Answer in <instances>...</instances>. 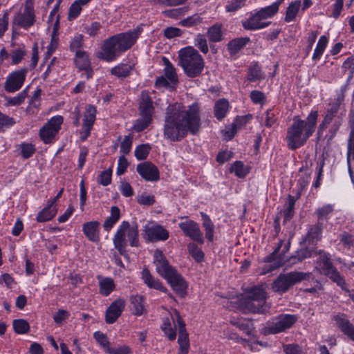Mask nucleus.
I'll return each instance as SVG.
<instances>
[{
    "label": "nucleus",
    "mask_w": 354,
    "mask_h": 354,
    "mask_svg": "<svg viewBox=\"0 0 354 354\" xmlns=\"http://www.w3.org/2000/svg\"><path fill=\"white\" fill-rule=\"evenodd\" d=\"M286 354H304L301 348L298 344H290L283 345Z\"/></svg>",
    "instance_id": "64"
},
{
    "label": "nucleus",
    "mask_w": 354,
    "mask_h": 354,
    "mask_svg": "<svg viewBox=\"0 0 354 354\" xmlns=\"http://www.w3.org/2000/svg\"><path fill=\"white\" fill-rule=\"evenodd\" d=\"M315 254H316L315 248L308 244H304V241H301L300 248L296 252V255L294 258L301 261L306 258L311 257Z\"/></svg>",
    "instance_id": "32"
},
{
    "label": "nucleus",
    "mask_w": 354,
    "mask_h": 354,
    "mask_svg": "<svg viewBox=\"0 0 354 354\" xmlns=\"http://www.w3.org/2000/svg\"><path fill=\"white\" fill-rule=\"evenodd\" d=\"M319 261L316 268L318 271L329 278H332V264L330 259V254H326L323 251L319 252Z\"/></svg>",
    "instance_id": "25"
},
{
    "label": "nucleus",
    "mask_w": 354,
    "mask_h": 354,
    "mask_svg": "<svg viewBox=\"0 0 354 354\" xmlns=\"http://www.w3.org/2000/svg\"><path fill=\"white\" fill-rule=\"evenodd\" d=\"M124 300L120 298L115 300L106 310V322L109 324L114 323L121 315L124 309Z\"/></svg>",
    "instance_id": "19"
},
{
    "label": "nucleus",
    "mask_w": 354,
    "mask_h": 354,
    "mask_svg": "<svg viewBox=\"0 0 354 354\" xmlns=\"http://www.w3.org/2000/svg\"><path fill=\"white\" fill-rule=\"evenodd\" d=\"M165 279L178 295L182 297L185 296L187 284L183 276L177 270Z\"/></svg>",
    "instance_id": "20"
},
{
    "label": "nucleus",
    "mask_w": 354,
    "mask_h": 354,
    "mask_svg": "<svg viewBox=\"0 0 354 354\" xmlns=\"http://www.w3.org/2000/svg\"><path fill=\"white\" fill-rule=\"evenodd\" d=\"M332 122V109H328L327 113L326 114L322 122L320 124L318 130L319 138L324 137V131L326 127L330 124Z\"/></svg>",
    "instance_id": "56"
},
{
    "label": "nucleus",
    "mask_w": 354,
    "mask_h": 354,
    "mask_svg": "<svg viewBox=\"0 0 354 354\" xmlns=\"http://www.w3.org/2000/svg\"><path fill=\"white\" fill-rule=\"evenodd\" d=\"M36 22V15L32 0H26L23 11L15 14L12 21V28H21L25 30L33 26Z\"/></svg>",
    "instance_id": "7"
},
{
    "label": "nucleus",
    "mask_w": 354,
    "mask_h": 354,
    "mask_svg": "<svg viewBox=\"0 0 354 354\" xmlns=\"http://www.w3.org/2000/svg\"><path fill=\"white\" fill-rule=\"evenodd\" d=\"M283 0H278L273 3L272 5L261 8L259 12V16L261 17L263 19L274 16L279 10V6L282 3Z\"/></svg>",
    "instance_id": "40"
},
{
    "label": "nucleus",
    "mask_w": 354,
    "mask_h": 354,
    "mask_svg": "<svg viewBox=\"0 0 354 354\" xmlns=\"http://www.w3.org/2000/svg\"><path fill=\"white\" fill-rule=\"evenodd\" d=\"M263 19L261 17L259 16V13L257 12L245 21H243V26L247 30H257L263 28L270 24V21L262 22L261 21Z\"/></svg>",
    "instance_id": "28"
},
{
    "label": "nucleus",
    "mask_w": 354,
    "mask_h": 354,
    "mask_svg": "<svg viewBox=\"0 0 354 354\" xmlns=\"http://www.w3.org/2000/svg\"><path fill=\"white\" fill-rule=\"evenodd\" d=\"M97 279L99 280V292L102 295L106 297L115 289V286L113 279L97 276Z\"/></svg>",
    "instance_id": "31"
},
{
    "label": "nucleus",
    "mask_w": 354,
    "mask_h": 354,
    "mask_svg": "<svg viewBox=\"0 0 354 354\" xmlns=\"http://www.w3.org/2000/svg\"><path fill=\"white\" fill-rule=\"evenodd\" d=\"M138 111L139 116L149 117L150 119H153L154 106L151 97L146 91H143L141 93Z\"/></svg>",
    "instance_id": "18"
},
{
    "label": "nucleus",
    "mask_w": 354,
    "mask_h": 354,
    "mask_svg": "<svg viewBox=\"0 0 354 354\" xmlns=\"http://www.w3.org/2000/svg\"><path fill=\"white\" fill-rule=\"evenodd\" d=\"M301 3L299 1L292 2L287 8L285 17L286 22L292 21L295 19L300 8Z\"/></svg>",
    "instance_id": "47"
},
{
    "label": "nucleus",
    "mask_w": 354,
    "mask_h": 354,
    "mask_svg": "<svg viewBox=\"0 0 354 354\" xmlns=\"http://www.w3.org/2000/svg\"><path fill=\"white\" fill-rule=\"evenodd\" d=\"M75 63L77 67L82 71H84L86 78L88 80L92 77L93 71L91 67V63L88 55L85 51H79L75 54Z\"/></svg>",
    "instance_id": "22"
},
{
    "label": "nucleus",
    "mask_w": 354,
    "mask_h": 354,
    "mask_svg": "<svg viewBox=\"0 0 354 354\" xmlns=\"http://www.w3.org/2000/svg\"><path fill=\"white\" fill-rule=\"evenodd\" d=\"M201 127L198 104H193L188 109L178 103L170 104L166 109L163 135L171 142H180L190 132L196 135Z\"/></svg>",
    "instance_id": "1"
},
{
    "label": "nucleus",
    "mask_w": 354,
    "mask_h": 354,
    "mask_svg": "<svg viewBox=\"0 0 354 354\" xmlns=\"http://www.w3.org/2000/svg\"><path fill=\"white\" fill-rule=\"evenodd\" d=\"M264 79L260 66L254 63L249 66L248 69L247 80L250 82H256Z\"/></svg>",
    "instance_id": "35"
},
{
    "label": "nucleus",
    "mask_w": 354,
    "mask_h": 354,
    "mask_svg": "<svg viewBox=\"0 0 354 354\" xmlns=\"http://www.w3.org/2000/svg\"><path fill=\"white\" fill-rule=\"evenodd\" d=\"M203 226L205 232L207 239L212 242L214 239V225L209 216L202 213Z\"/></svg>",
    "instance_id": "42"
},
{
    "label": "nucleus",
    "mask_w": 354,
    "mask_h": 354,
    "mask_svg": "<svg viewBox=\"0 0 354 354\" xmlns=\"http://www.w3.org/2000/svg\"><path fill=\"white\" fill-rule=\"evenodd\" d=\"M169 232L161 225H153L145 227V236L149 241H165L169 238Z\"/></svg>",
    "instance_id": "16"
},
{
    "label": "nucleus",
    "mask_w": 354,
    "mask_h": 354,
    "mask_svg": "<svg viewBox=\"0 0 354 354\" xmlns=\"http://www.w3.org/2000/svg\"><path fill=\"white\" fill-rule=\"evenodd\" d=\"M350 121L353 123L351 126V133L348 143L347 162L350 177L353 182V171L351 170V161H354V110L350 114Z\"/></svg>",
    "instance_id": "23"
},
{
    "label": "nucleus",
    "mask_w": 354,
    "mask_h": 354,
    "mask_svg": "<svg viewBox=\"0 0 354 354\" xmlns=\"http://www.w3.org/2000/svg\"><path fill=\"white\" fill-rule=\"evenodd\" d=\"M115 248L121 255L126 254V247L129 241L132 247L139 245L138 229L137 224L131 225L128 221H123L113 237Z\"/></svg>",
    "instance_id": "4"
},
{
    "label": "nucleus",
    "mask_w": 354,
    "mask_h": 354,
    "mask_svg": "<svg viewBox=\"0 0 354 354\" xmlns=\"http://www.w3.org/2000/svg\"><path fill=\"white\" fill-rule=\"evenodd\" d=\"M111 169H107L100 173L98 176V183L103 186H107L111 183Z\"/></svg>",
    "instance_id": "61"
},
{
    "label": "nucleus",
    "mask_w": 354,
    "mask_h": 354,
    "mask_svg": "<svg viewBox=\"0 0 354 354\" xmlns=\"http://www.w3.org/2000/svg\"><path fill=\"white\" fill-rule=\"evenodd\" d=\"M162 62L165 68L164 69L165 77L172 83L176 84L178 82V77L176 69L166 57H162Z\"/></svg>",
    "instance_id": "41"
},
{
    "label": "nucleus",
    "mask_w": 354,
    "mask_h": 354,
    "mask_svg": "<svg viewBox=\"0 0 354 354\" xmlns=\"http://www.w3.org/2000/svg\"><path fill=\"white\" fill-rule=\"evenodd\" d=\"M189 254L197 262H201L204 259L203 251L194 243H189L187 245Z\"/></svg>",
    "instance_id": "48"
},
{
    "label": "nucleus",
    "mask_w": 354,
    "mask_h": 354,
    "mask_svg": "<svg viewBox=\"0 0 354 354\" xmlns=\"http://www.w3.org/2000/svg\"><path fill=\"white\" fill-rule=\"evenodd\" d=\"M283 243V241H280L278 244V246L276 249L266 258V261L267 262H272L273 264L269 266V268L267 270V272H271L281 266H282L285 261H286L287 257L285 256V254L287 251L289 250L290 243L288 241L285 245L281 253H279V250L281 247Z\"/></svg>",
    "instance_id": "11"
},
{
    "label": "nucleus",
    "mask_w": 354,
    "mask_h": 354,
    "mask_svg": "<svg viewBox=\"0 0 354 354\" xmlns=\"http://www.w3.org/2000/svg\"><path fill=\"white\" fill-rule=\"evenodd\" d=\"M106 353L109 354H131V348L126 345L118 346L117 347H110L106 348Z\"/></svg>",
    "instance_id": "63"
},
{
    "label": "nucleus",
    "mask_w": 354,
    "mask_h": 354,
    "mask_svg": "<svg viewBox=\"0 0 354 354\" xmlns=\"http://www.w3.org/2000/svg\"><path fill=\"white\" fill-rule=\"evenodd\" d=\"M57 211V208L55 206H51L49 203L46 207L39 212L37 221L40 223L48 221L55 216Z\"/></svg>",
    "instance_id": "38"
},
{
    "label": "nucleus",
    "mask_w": 354,
    "mask_h": 354,
    "mask_svg": "<svg viewBox=\"0 0 354 354\" xmlns=\"http://www.w3.org/2000/svg\"><path fill=\"white\" fill-rule=\"evenodd\" d=\"M81 6L82 4L77 0L72 3L68 11V18L69 20H73L78 17L82 10Z\"/></svg>",
    "instance_id": "60"
},
{
    "label": "nucleus",
    "mask_w": 354,
    "mask_h": 354,
    "mask_svg": "<svg viewBox=\"0 0 354 354\" xmlns=\"http://www.w3.org/2000/svg\"><path fill=\"white\" fill-rule=\"evenodd\" d=\"M131 304L133 306V313L137 316L142 315L145 311L144 297L141 295H132L130 297Z\"/></svg>",
    "instance_id": "37"
},
{
    "label": "nucleus",
    "mask_w": 354,
    "mask_h": 354,
    "mask_svg": "<svg viewBox=\"0 0 354 354\" xmlns=\"http://www.w3.org/2000/svg\"><path fill=\"white\" fill-rule=\"evenodd\" d=\"M297 317L294 315L282 314L268 321L261 328L260 333L267 336L282 333L292 327L297 322Z\"/></svg>",
    "instance_id": "5"
},
{
    "label": "nucleus",
    "mask_w": 354,
    "mask_h": 354,
    "mask_svg": "<svg viewBox=\"0 0 354 354\" xmlns=\"http://www.w3.org/2000/svg\"><path fill=\"white\" fill-rule=\"evenodd\" d=\"M178 226L186 236L199 244L204 243L203 233L196 222L193 220H186L180 223Z\"/></svg>",
    "instance_id": "13"
},
{
    "label": "nucleus",
    "mask_w": 354,
    "mask_h": 354,
    "mask_svg": "<svg viewBox=\"0 0 354 354\" xmlns=\"http://www.w3.org/2000/svg\"><path fill=\"white\" fill-rule=\"evenodd\" d=\"M120 218V210L117 206L111 207V215L105 220L103 227L104 230L109 232L113 225L119 221Z\"/></svg>",
    "instance_id": "34"
},
{
    "label": "nucleus",
    "mask_w": 354,
    "mask_h": 354,
    "mask_svg": "<svg viewBox=\"0 0 354 354\" xmlns=\"http://www.w3.org/2000/svg\"><path fill=\"white\" fill-rule=\"evenodd\" d=\"M318 113L311 111L306 120L299 116L293 118L292 124L287 130L286 140L290 149L295 150L302 147L315 130Z\"/></svg>",
    "instance_id": "2"
},
{
    "label": "nucleus",
    "mask_w": 354,
    "mask_h": 354,
    "mask_svg": "<svg viewBox=\"0 0 354 354\" xmlns=\"http://www.w3.org/2000/svg\"><path fill=\"white\" fill-rule=\"evenodd\" d=\"M202 21V18L198 15L195 14L191 17H189L180 21V24L183 26L190 27L196 24H198Z\"/></svg>",
    "instance_id": "62"
},
{
    "label": "nucleus",
    "mask_w": 354,
    "mask_h": 354,
    "mask_svg": "<svg viewBox=\"0 0 354 354\" xmlns=\"http://www.w3.org/2000/svg\"><path fill=\"white\" fill-rule=\"evenodd\" d=\"M178 64L185 74L190 78L200 76L205 66L203 57L192 46H187L178 51Z\"/></svg>",
    "instance_id": "3"
},
{
    "label": "nucleus",
    "mask_w": 354,
    "mask_h": 354,
    "mask_svg": "<svg viewBox=\"0 0 354 354\" xmlns=\"http://www.w3.org/2000/svg\"><path fill=\"white\" fill-rule=\"evenodd\" d=\"M151 147L148 144H142L138 146L135 149V156L139 160H145L147 158Z\"/></svg>",
    "instance_id": "51"
},
{
    "label": "nucleus",
    "mask_w": 354,
    "mask_h": 354,
    "mask_svg": "<svg viewBox=\"0 0 354 354\" xmlns=\"http://www.w3.org/2000/svg\"><path fill=\"white\" fill-rule=\"evenodd\" d=\"M222 25L216 24L209 27L207 30V37L211 42H219L223 39Z\"/></svg>",
    "instance_id": "39"
},
{
    "label": "nucleus",
    "mask_w": 354,
    "mask_h": 354,
    "mask_svg": "<svg viewBox=\"0 0 354 354\" xmlns=\"http://www.w3.org/2000/svg\"><path fill=\"white\" fill-rule=\"evenodd\" d=\"M246 296L243 299H252L257 302H266V292L259 286H253L245 290Z\"/></svg>",
    "instance_id": "30"
},
{
    "label": "nucleus",
    "mask_w": 354,
    "mask_h": 354,
    "mask_svg": "<svg viewBox=\"0 0 354 354\" xmlns=\"http://www.w3.org/2000/svg\"><path fill=\"white\" fill-rule=\"evenodd\" d=\"M311 275L310 272H290L287 274H280L272 283V289L274 292L282 295L295 283L308 280Z\"/></svg>",
    "instance_id": "6"
},
{
    "label": "nucleus",
    "mask_w": 354,
    "mask_h": 354,
    "mask_svg": "<svg viewBox=\"0 0 354 354\" xmlns=\"http://www.w3.org/2000/svg\"><path fill=\"white\" fill-rule=\"evenodd\" d=\"M328 39L326 36H322L317 44V47L313 55L314 60L319 59L321 55L323 54L324 49L327 45Z\"/></svg>",
    "instance_id": "53"
},
{
    "label": "nucleus",
    "mask_w": 354,
    "mask_h": 354,
    "mask_svg": "<svg viewBox=\"0 0 354 354\" xmlns=\"http://www.w3.org/2000/svg\"><path fill=\"white\" fill-rule=\"evenodd\" d=\"M125 52L119 39L114 35L104 41L102 51L98 57L106 62H112L116 59L122 53Z\"/></svg>",
    "instance_id": "8"
},
{
    "label": "nucleus",
    "mask_w": 354,
    "mask_h": 354,
    "mask_svg": "<svg viewBox=\"0 0 354 354\" xmlns=\"http://www.w3.org/2000/svg\"><path fill=\"white\" fill-rule=\"evenodd\" d=\"M299 195L294 198L291 195H288L286 201V209L283 212L284 221L290 220L294 215V207L296 201L299 198Z\"/></svg>",
    "instance_id": "44"
},
{
    "label": "nucleus",
    "mask_w": 354,
    "mask_h": 354,
    "mask_svg": "<svg viewBox=\"0 0 354 354\" xmlns=\"http://www.w3.org/2000/svg\"><path fill=\"white\" fill-rule=\"evenodd\" d=\"M153 119L149 117H140L135 120L132 129L136 132H141L146 129L152 122Z\"/></svg>",
    "instance_id": "46"
},
{
    "label": "nucleus",
    "mask_w": 354,
    "mask_h": 354,
    "mask_svg": "<svg viewBox=\"0 0 354 354\" xmlns=\"http://www.w3.org/2000/svg\"><path fill=\"white\" fill-rule=\"evenodd\" d=\"M100 223L97 221L86 222L83 224L82 231L87 239L94 243L100 240L99 227Z\"/></svg>",
    "instance_id": "24"
},
{
    "label": "nucleus",
    "mask_w": 354,
    "mask_h": 354,
    "mask_svg": "<svg viewBox=\"0 0 354 354\" xmlns=\"http://www.w3.org/2000/svg\"><path fill=\"white\" fill-rule=\"evenodd\" d=\"M21 153L24 159L29 158L35 151V148L30 143H21L20 145Z\"/></svg>",
    "instance_id": "59"
},
{
    "label": "nucleus",
    "mask_w": 354,
    "mask_h": 354,
    "mask_svg": "<svg viewBox=\"0 0 354 354\" xmlns=\"http://www.w3.org/2000/svg\"><path fill=\"white\" fill-rule=\"evenodd\" d=\"M96 109L95 107L89 105L86 110L84 117V122L82 128L84 130H86V136H89L91 130L95 120Z\"/></svg>",
    "instance_id": "29"
},
{
    "label": "nucleus",
    "mask_w": 354,
    "mask_h": 354,
    "mask_svg": "<svg viewBox=\"0 0 354 354\" xmlns=\"http://www.w3.org/2000/svg\"><path fill=\"white\" fill-rule=\"evenodd\" d=\"M142 279L149 288H153L163 292H166L167 290L158 279H154L147 268H145L142 271Z\"/></svg>",
    "instance_id": "27"
},
{
    "label": "nucleus",
    "mask_w": 354,
    "mask_h": 354,
    "mask_svg": "<svg viewBox=\"0 0 354 354\" xmlns=\"http://www.w3.org/2000/svg\"><path fill=\"white\" fill-rule=\"evenodd\" d=\"M328 39L326 36H322L317 44V47L313 55L314 60L319 59L321 55L323 54L324 49L327 45Z\"/></svg>",
    "instance_id": "52"
},
{
    "label": "nucleus",
    "mask_w": 354,
    "mask_h": 354,
    "mask_svg": "<svg viewBox=\"0 0 354 354\" xmlns=\"http://www.w3.org/2000/svg\"><path fill=\"white\" fill-rule=\"evenodd\" d=\"M172 319L175 327H177L178 329V343L180 347V354H187L189 347V342L188 333L185 328V324L177 310L174 312Z\"/></svg>",
    "instance_id": "10"
},
{
    "label": "nucleus",
    "mask_w": 354,
    "mask_h": 354,
    "mask_svg": "<svg viewBox=\"0 0 354 354\" xmlns=\"http://www.w3.org/2000/svg\"><path fill=\"white\" fill-rule=\"evenodd\" d=\"M250 41L248 37H240L229 41L227 45V50L231 55L236 54Z\"/></svg>",
    "instance_id": "33"
},
{
    "label": "nucleus",
    "mask_w": 354,
    "mask_h": 354,
    "mask_svg": "<svg viewBox=\"0 0 354 354\" xmlns=\"http://www.w3.org/2000/svg\"><path fill=\"white\" fill-rule=\"evenodd\" d=\"M339 326L343 333L354 342V326L345 319L339 321Z\"/></svg>",
    "instance_id": "50"
},
{
    "label": "nucleus",
    "mask_w": 354,
    "mask_h": 354,
    "mask_svg": "<svg viewBox=\"0 0 354 354\" xmlns=\"http://www.w3.org/2000/svg\"><path fill=\"white\" fill-rule=\"evenodd\" d=\"M27 73V68H21L10 73L5 83L6 91L9 93L19 91L25 81Z\"/></svg>",
    "instance_id": "14"
},
{
    "label": "nucleus",
    "mask_w": 354,
    "mask_h": 354,
    "mask_svg": "<svg viewBox=\"0 0 354 354\" xmlns=\"http://www.w3.org/2000/svg\"><path fill=\"white\" fill-rule=\"evenodd\" d=\"M322 238V228L319 225H313L308 227L306 236L302 239L304 244H308L314 246Z\"/></svg>",
    "instance_id": "26"
},
{
    "label": "nucleus",
    "mask_w": 354,
    "mask_h": 354,
    "mask_svg": "<svg viewBox=\"0 0 354 354\" xmlns=\"http://www.w3.org/2000/svg\"><path fill=\"white\" fill-rule=\"evenodd\" d=\"M231 172H234L235 175L239 178L245 177L248 173V170L244 167L241 161H236L231 167Z\"/></svg>",
    "instance_id": "54"
},
{
    "label": "nucleus",
    "mask_w": 354,
    "mask_h": 354,
    "mask_svg": "<svg viewBox=\"0 0 354 354\" xmlns=\"http://www.w3.org/2000/svg\"><path fill=\"white\" fill-rule=\"evenodd\" d=\"M15 124V120L13 118L9 117L0 111V132L13 126Z\"/></svg>",
    "instance_id": "57"
},
{
    "label": "nucleus",
    "mask_w": 354,
    "mask_h": 354,
    "mask_svg": "<svg viewBox=\"0 0 354 354\" xmlns=\"http://www.w3.org/2000/svg\"><path fill=\"white\" fill-rule=\"evenodd\" d=\"M12 325L15 332L17 334L27 333L30 329L29 324L25 319H15Z\"/></svg>",
    "instance_id": "49"
},
{
    "label": "nucleus",
    "mask_w": 354,
    "mask_h": 354,
    "mask_svg": "<svg viewBox=\"0 0 354 354\" xmlns=\"http://www.w3.org/2000/svg\"><path fill=\"white\" fill-rule=\"evenodd\" d=\"M153 263L156 266V272L165 279H167L176 271V270L169 264L165 256L160 250H156L154 252Z\"/></svg>",
    "instance_id": "12"
},
{
    "label": "nucleus",
    "mask_w": 354,
    "mask_h": 354,
    "mask_svg": "<svg viewBox=\"0 0 354 354\" xmlns=\"http://www.w3.org/2000/svg\"><path fill=\"white\" fill-rule=\"evenodd\" d=\"M142 32V27L139 26L127 32L116 34L124 51L130 49L134 45Z\"/></svg>",
    "instance_id": "15"
},
{
    "label": "nucleus",
    "mask_w": 354,
    "mask_h": 354,
    "mask_svg": "<svg viewBox=\"0 0 354 354\" xmlns=\"http://www.w3.org/2000/svg\"><path fill=\"white\" fill-rule=\"evenodd\" d=\"M231 323L246 335H250L252 334L253 324L251 322L245 319H234L232 320Z\"/></svg>",
    "instance_id": "45"
},
{
    "label": "nucleus",
    "mask_w": 354,
    "mask_h": 354,
    "mask_svg": "<svg viewBox=\"0 0 354 354\" xmlns=\"http://www.w3.org/2000/svg\"><path fill=\"white\" fill-rule=\"evenodd\" d=\"M132 69V66L129 64H120L111 68V73L118 77H127L130 75Z\"/></svg>",
    "instance_id": "43"
},
{
    "label": "nucleus",
    "mask_w": 354,
    "mask_h": 354,
    "mask_svg": "<svg viewBox=\"0 0 354 354\" xmlns=\"http://www.w3.org/2000/svg\"><path fill=\"white\" fill-rule=\"evenodd\" d=\"M136 171L147 181H156L160 178L157 167L150 162H145L138 165Z\"/></svg>",
    "instance_id": "17"
},
{
    "label": "nucleus",
    "mask_w": 354,
    "mask_h": 354,
    "mask_svg": "<svg viewBox=\"0 0 354 354\" xmlns=\"http://www.w3.org/2000/svg\"><path fill=\"white\" fill-rule=\"evenodd\" d=\"M194 44L203 53L206 54L208 53L207 39L203 35L198 34L196 36L194 39Z\"/></svg>",
    "instance_id": "58"
},
{
    "label": "nucleus",
    "mask_w": 354,
    "mask_h": 354,
    "mask_svg": "<svg viewBox=\"0 0 354 354\" xmlns=\"http://www.w3.org/2000/svg\"><path fill=\"white\" fill-rule=\"evenodd\" d=\"M332 212V205H326L316 209V214L319 221L327 220Z\"/></svg>",
    "instance_id": "55"
},
{
    "label": "nucleus",
    "mask_w": 354,
    "mask_h": 354,
    "mask_svg": "<svg viewBox=\"0 0 354 354\" xmlns=\"http://www.w3.org/2000/svg\"><path fill=\"white\" fill-rule=\"evenodd\" d=\"M240 305L243 310L252 313H265L270 308V305L266 302H257L252 299H242Z\"/></svg>",
    "instance_id": "21"
},
{
    "label": "nucleus",
    "mask_w": 354,
    "mask_h": 354,
    "mask_svg": "<svg viewBox=\"0 0 354 354\" xmlns=\"http://www.w3.org/2000/svg\"><path fill=\"white\" fill-rule=\"evenodd\" d=\"M64 118L61 115L53 117L39 131L41 139L45 143H50L61 128Z\"/></svg>",
    "instance_id": "9"
},
{
    "label": "nucleus",
    "mask_w": 354,
    "mask_h": 354,
    "mask_svg": "<svg viewBox=\"0 0 354 354\" xmlns=\"http://www.w3.org/2000/svg\"><path fill=\"white\" fill-rule=\"evenodd\" d=\"M229 103L225 99H220L215 103L214 105V115L218 120H223L228 111Z\"/></svg>",
    "instance_id": "36"
}]
</instances>
